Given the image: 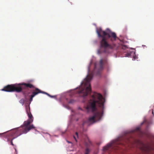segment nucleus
Masks as SVG:
<instances>
[{
    "instance_id": "nucleus-17",
    "label": "nucleus",
    "mask_w": 154,
    "mask_h": 154,
    "mask_svg": "<svg viewBox=\"0 0 154 154\" xmlns=\"http://www.w3.org/2000/svg\"><path fill=\"white\" fill-rule=\"evenodd\" d=\"M72 100H70V101H69V103H72Z\"/></svg>"
},
{
    "instance_id": "nucleus-10",
    "label": "nucleus",
    "mask_w": 154,
    "mask_h": 154,
    "mask_svg": "<svg viewBox=\"0 0 154 154\" xmlns=\"http://www.w3.org/2000/svg\"><path fill=\"white\" fill-rule=\"evenodd\" d=\"M107 62V59L105 58L100 60L99 63V70L102 69L103 67V63H106Z\"/></svg>"
},
{
    "instance_id": "nucleus-7",
    "label": "nucleus",
    "mask_w": 154,
    "mask_h": 154,
    "mask_svg": "<svg viewBox=\"0 0 154 154\" xmlns=\"http://www.w3.org/2000/svg\"><path fill=\"white\" fill-rule=\"evenodd\" d=\"M19 85L16 84L8 85L5 86L1 90L7 92L15 91L17 92H20L22 91V89L21 87Z\"/></svg>"
},
{
    "instance_id": "nucleus-19",
    "label": "nucleus",
    "mask_w": 154,
    "mask_h": 154,
    "mask_svg": "<svg viewBox=\"0 0 154 154\" xmlns=\"http://www.w3.org/2000/svg\"><path fill=\"white\" fill-rule=\"evenodd\" d=\"M67 142L68 143H70L68 141H67Z\"/></svg>"
},
{
    "instance_id": "nucleus-14",
    "label": "nucleus",
    "mask_w": 154,
    "mask_h": 154,
    "mask_svg": "<svg viewBox=\"0 0 154 154\" xmlns=\"http://www.w3.org/2000/svg\"><path fill=\"white\" fill-rule=\"evenodd\" d=\"M87 121H84V122L82 124L81 127H82L83 129L84 128V127L85 126V125L87 124Z\"/></svg>"
},
{
    "instance_id": "nucleus-6",
    "label": "nucleus",
    "mask_w": 154,
    "mask_h": 154,
    "mask_svg": "<svg viewBox=\"0 0 154 154\" xmlns=\"http://www.w3.org/2000/svg\"><path fill=\"white\" fill-rule=\"evenodd\" d=\"M26 109L29 119L27 121H24L23 125L20 127L26 129L30 128V130L31 129L35 128V127L33 125H30V124L33 121V118L30 112L29 105H26Z\"/></svg>"
},
{
    "instance_id": "nucleus-5",
    "label": "nucleus",
    "mask_w": 154,
    "mask_h": 154,
    "mask_svg": "<svg viewBox=\"0 0 154 154\" xmlns=\"http://www.w3.org/2000/svg\"><path fill=\"white\" fill-rule=\"evenodd\" d=\"M93 74H89L87 75L86 78L85 79L84 81L82 84V86L84 84V87L79 91V93L82 94V96L84 97L87 96L91 92V88L90 85L91 80L92 78Z\"/></svg>"
},
{
    "instance_id": "nucleus-11",
    "label": "nucleus",
    "mask_w": 154,
    "mask_h": 154,
    "mask_svg": "<svg viewBox=\"0 0 154 154\" xmlns=\"http://www.w3.org/2000/svg\"><path fill=\"white\" fill-rule=\"evenodd\" d=\"M135 54V52H131L129 53H127L126 54V57H131V55L133 54V57L134 59L137 58V57L136 56V55H134Z\"/></svg>"
},
{
    "instance_id": "nucleus-1",
    "label": "nucleus",
    "mask_w": 154,
    "mask_h": 154,
    "mask_svg": "<svg viewBox=\"0 0 154 154\" xmlns=\"http://www.w3.org/2000/svg\"><path fill=\"white\" fill-rule=\"evenodd\" d=\"M105 102V99L100 93L94 92L90 97L86 109L94 112H96L89 118L88 121L89 123H94L101 119L103 113Z\"/></svg>"
},
{
    "instance_id": "nucleus-8",
    "label": "nucleus",
    "mask_w": 154,
    "mask_h": 154,
    "mask_svg": "<svg viewBox=\"0 0 154 154\" xmlns=\"http://www.w3.org/2000/svg\"><path fill=\"white\" fill-rule=\"evenodd\" d=\"M40 93L45 94L51 97H55L54 96H51L47 93L41 91L40 90L37 88H35V90L32 92V94L30 96V98L29 99L30 102H31L33 98L35 95Z\"/></svg>"
},
{
    "instance_id": "nucleus-15",
    "label": "nucleus",
    "mask_w": 154,
    "mask_h": 154,
    "mask_svg": "<svg viewBox=\"0 0 154 154\" xmlns=\"http://www.w3.org/2000/svg\"><path fill=\"white\" fill-rule=\"evenodd\" d=\"M20 102L23 105L24 103V102L23 100L21 99L20 101Z\"/></svg>"
},
{
    "instance_id": "nucleus-13",
    "label": "nucleus",
    "mask_w": 154,
    "mask_h": 154,
    "mask_svg": "<svg viewBox=\"0 0 154 154\" xmlns=\"http://www.w3.org/2000/svg\"><path fill=\"white\" fill-rule=\"evenodd\" d=\"M78 134L77 132L75 133V135L73 136L74 139H75V141L76 142H77V138H78Z\"/></svg>"
},
{
    "instance_id": "nucleus-16",
    "label": "nucleus",
    "mask_w": 154,
    "mask_h": 154,
    "mask_svg": "<svg viewBox=\"0 0 154 154\" xmlns=\"http://www.w3.org/2000/svg\"><path fill=\"white\" fill-rule=\"evenodd\" d=\"M127 48V47L125 45H123L122 46V49L125 50Z\"/></svg>"
},
{
    "instance_id": "nucleus-4",
    "label": "nucleus",
    "mask_w": 154,
    "mask_h": 154,
    "mask_svg": "<svg viewBox=\"0 0 154 154\" xmlns=\"http://www.w3.org/2000/svg\"><path fill=\"white\" fill-rule=\"evenodd\" d=\"M130 142V140L128 138L122 137L118 138L104 146L103 148V150L105 151L110 149L113 150H118L119 149V147L118 146L119 145H121L125 146V143L128 144Z\"/></svg>"
},
{
    "instance_id": "nucleus-2",
    "label": "nucleus",
    "mask_w": 154,
    "mask_h": 154,
    "mask_svg": "<svg viewBox=\"0 0 154 154\" xmlns=\"http://www.w3.org/2000/svg\"><path fill=\"white\" fill-rule=\"evenodd\" d=\"M96 32L98 37L102 38L100 42L101 47H103L105 48H108L112 49L116 48V45L113 43L112 44L108 43L105 37V36H107V38H110V41L113 42L117 38L116 34L115 32H112L108 28H107L105 31L102 30V29L100 28L97 29Z\"/></svg>"
},
{
    "instance_id": "nucleus-18",
    "label": "nucleus",
    "mask_w": 154,
    "mask_h": 154,
    "mask_svg": "<svg viewBox=\"0 0 154 154\" xmlns=\"http://www.w3.org/2000/svg\"><path fill=\"white\" fill-rule=\"evenodd\" d=\"M96 65H95V68L96 69Z\"/></svg>"
},
{
    "instance_id": "nucleus-9",
    "label": "nucleus",
    "mask_w": 154,
    "mask_h": 154,
    "mask_svg": "<svg viewBox=\"0 0 154 154\" xmlns=\"http://www.w3.org/2000/svg\"><path fill=\"white\" fill-rule=\"evenodd\" d=\"M91 144V141L88 138H87V140L85 141V145L86 146V148L85 149V154H89L90 151V150L88 147Z\"/></svg>"
},
{
    "instance_id": "nucleus-3",
    "label": "nucleus",
    "mask_w": 154,
    "mask_h": 154,
    "mask_svg": "<svg viewBox=\"0 0 154 154\" xmlns=\"http://www.w3.org/2000/svg\"><path fill=\"white\" fill-rule=\"evenodd\" d=\"M30 131V128L26 129L22 127H20L11 130L10 131H8L3 133L2 134L7 139V140L10 141L11 145L13 146L12 140L15 138L20 136L22 134H26ZM0 135L1 134H0Z\"/></svg>"
},
{
    "instance_id": "nucleus-12",
    "label": "nucleus",
    "mask_w": 154,
    "mask_h": 154,
    "mask_svg": "<svg viewBox=\"0 0 154 154\" xmlns=\"http://www.w3.org/2000/svg\"><path fill=\"white\" fill-rule=\"evenodd\" d=\"M22 85H24V86L26 88H35L34 86L30 83H23L22 84Z\"/></svg>"
},
{
    "instance_id": "nucleus-20",
    "label": "nucleus",
    "mask_w": 154,
    "mask_h": 154,
    "mask_svg": "<svg viewBox=\"0 0 154 154\" xmlns=\"http://www.w3.org/2000/svg\"><path fill=\"white\" fill-rule=\"evenodd\" d=\"M152 113L153 114V111H152Z\"/></svg>"
}]
</instances>
